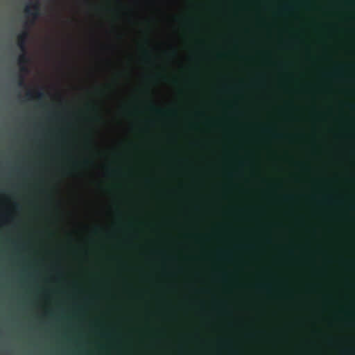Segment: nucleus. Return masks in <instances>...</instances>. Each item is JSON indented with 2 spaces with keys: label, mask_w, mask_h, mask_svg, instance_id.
I'll use <instances>...</instances> for the list:
<instances>
[{
  "label": "nucleus",
  "mask_w": 355,
  "mask_h": 355,
  "mask_svg": "<svg viewBox=\"0 0 355 355\" xmlns=\"http://www.w3.org/2000/svg\"><path fill=\"white\" fill-rule=\"evenodd\" d=\"M282 9L284 11H291L293 9V6L291 4H286L282 8Z\"/></svg>",
  "instance_id": "obj_3"
},
{
  "label": "nucleus",
  "mask_w": 355,
  "mask_h": 355,
  "mask_svg": "<svg viewBox=\"0 0 355 355\" xmlns=\"http://www.w3.org/2000/svg\"><path fill=\"white\" fill-rule=\"evenodd\" d=\"M259 287H261L262 288H268V285H266V284L259 285Z\"/></svg>",
  "instance_id": "obj_7"
},
{
  "label": "nucleus",
  "mask_w": 355,
  "mask_h": 355,
  "mask_svg": "<svg viewBox=\"0 0 355 355\" xmlns=\"http://www.w3.org/2000/svg\"><path fill=\"white\" fill-rule=\"evenodd\" d=\"M17 84L20 87H26V85L25 83L24 76L23 75L20 74L18 76Z\"/></svg>",
  "instance_id": "obj_2"
},
{
  "label": "nucleus",
  "mask_w": 355,
  "mask_h": 355,
  "mask_svg": "<svg viewBox=\"0 0 355 355\" xmlns=\"http://www.w3.org/2000/svg\"><path fill=\"white\" fill-rule=\"evenodd\" d=\"M26 96L28 98V99H31L33 98V93L31 92H28L26 94Z\"/></svg>",
  "instance_id": "obj_6"
},
{
  "label": "nucleus",
  "mask_w": 355,
  "mask_h": 355,
  "mask_svg": "<svg viewBox=\"0 0 355 355\" xmlns=\"http://www.w3.org/2000/svg\"><path fill=\"white\" fill-rule=\"evenodd\" d=\"M40 5L38 0H36L31 6H27L24 12L28 17H31L32 19L24 24V30L18 35L17 36V45L21 51V54L18 58V64L19 67L20 71L26 74L29 70L27 64L30 62V59L27 54V41L29 37V28L31 26L33 25L35 21L40 16Z\"/></svg>",
  "instance_id": "obj_1"
},
{
  "label": "nucleus",
  "mask_w": 355,
  "mask_h": 355,
  "mask_svg": "<svg viewBox=\"0 0 355 355\" xmlns=\"http://www.w3.org/2000/svg\"><path fill=\"white\" fill-rule=\"evenodd\" d=\"M89 163H90V161H89V159H85V160H84V164H89Z\"/></svg>",
  "instance_id": "obj_9"
},
{
  "label": "nucleus",
  "mask_w": 355,
  "mask_h": 355,
  "mask_svg": "<svg viewBox=\"0 0 355 355\" xmlns=\"http://www.w3.org/2000/svg\"><path fill=\"white\" fill-rule=\"evenodd\" d=\"M285 198H286V200H290V199L293 198V196H286V197H285Z\"/></svg>",
  "instance_id": "obj_10"
},
{
  "label": "nucleus",
  "mask_w": 355,
  "mask_h": 355,
  "mask_svg": "<svg viewBox=\"0 0 355 355\" xmlns=\"http://www.w3.org/2000/svg\"><path fill=\"white\" fill-rule=\"evenodd\" d=\"M36 97L38 100H42L45 97V94L43 92L38 91L36 93Z\"/></svg>",
  "instance_id": "obj_4"
},
{
  "label": "nucleus",
  "mask_w": 355,
  "mask_h": 355,
  "mask_svg": "<svg viewBox=\"0 0 355 355\" xmlns=\"http://www.w3.org/2000/svg\"><path fill=\"white\" fill-rule=\"evenodd\" d=\"M349 105L351 107H354V105H352V104H349Z\"/></svg>",
  "instance_id": "obj_12"
},
{
  "label": "nucleus",
  "mask_w": 355,
  "mask_h": 355,
  "mask_svg": "<svg viewBox=\"0 0 355 355\" xmlns=\"http://www.w3.org/2000/svg\"><path fill=\"white\" fill-rule=\"evenodd\" d=\"M151 108L155 110L157 114H162L163 113V111L160 109H157L154 106H152Z\"/></svg>",
  "instance_id": "obj_5"
},
{
  "label": "nucleus",
  "mask_w": 355,
  "mask_h": 355,
  "mask_svg": "<svg viewBox=\"0 0 355 355\" xmlns=\"http://www.w3.org/2000/svg\"><path fill=\"white\" fill-rule=\"evenodd\" d=\"M273 136L275 137H282L283 135H280V134H275V135H273Z\"/></svg>",
  "instance_id": "obj_8"
},
{
  "label": "nucleus",
  "mask_w": 355,
  "mask_h": 355,
  "mask_svg": "<svg viewBox=\"0 0 355 355\" xmlns=\"http://www.w3.org/2000/svg\"><path fill=\"white\" fill-rule=\"evenodd\" d=\"M301 4H302V6H306V5H308V3H302Z\"/></svg>",
  "instance_id": "obj_11"
}]
</instances>
